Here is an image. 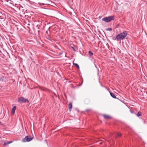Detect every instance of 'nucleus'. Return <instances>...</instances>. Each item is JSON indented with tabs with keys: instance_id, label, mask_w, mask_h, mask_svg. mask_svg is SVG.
<instances>
[{
	"instance_id": "nucleus-16",
	"label": "nucleus",
	"mask_w": 147,
	"mask_h": 147,
	"mask_svg": "<svg viewBox=\"0 0 147 147\" xmlns=\"http://www.w3.org/2000/svg\"><path fill=\"white\" fill-rule=\"evenodd\" d=\"M91 110V109H88L86 110L85 111L86 112H88L90 111Z\"/></svg>"
},
{
	"instance_id": "nucleus-6",
	"label": "nucleus",
	"mask_w": 147,
	"mask_h": 147,
	"mask_svg": "<svg viewBox=\"0 0 147 147\" xmlns=\"http://www.w3.org/2000/svg\"><path fill=\"white\" fill-rule=\"evenodd\" d=\"M16 106H14L13 107V108L11 110V113L13 115L14 114L15 112V111L16 109Z\"/></svg>"
},
{
	"instance_id": "nucleus-10",
	"label": "nucleus",
	"mask_w": 147,
	"mask_h": 147,
	"mask_svg": "<svg viewBox=\"0 0 147 147\" xmlns=\"http://www.w3.org/2000/svg\"><path fill=\"white\" fill-rule=\"evenodd\" d=\"M136 115L138 117H139L140 116H142V113L141 112H140V111H139L138 113L137 114H136Z\"/></svg>"
},
{
	"instance_id": "nucleus-20",
	"label": "nucleus",
	"mask_w": 147,
	"mask_h": 147,
	"mask_svg": "<svg viewBox=\"0 0 147 147\" xmlns=\"http://www.w3.org/2000/svg\"><path fill=\"white\" fill-rule=\"evenodd\" d=\"M47 38L49 39L50 40V38H51L49 36V35H48L47 36Z\"/></svg>"
},
{
	"instance_id": "nucleus-22",
	"label": "nucleus",
	"mask_w": 147,
	"mask_h": 147,
	"mask_svg": "<svg viewBox=\"0 0 147 147\" xmlns=\"http://www.w3.org/2000/svg\"><path fill=\"white\" fill-rule=\"evenodd\" d=\"M9 1H11V0H8L7 1V2H8Z\"/></svg>"
},
{
	"instance_id": "nucleus-19",
	"label": "nucleus",
	"mask_w": 147,
	"mask_h": 147,
	"mask_svg": "<svg viewBox=\"0 0 147 147\" xmlns=\"http://www.w3.org/2000/svg\"><path fill=\"white\" fill-rule=\"evenodd\" d=\"M117 136H121V134L119 133H117Z\"/></svg>"
},
{
	"instance_id": "nucleus-1",
	"label": "nucleus",
	"mask_w": 147,
	"mask_h": 147,
	"mask_svg": "<svg viewBox=\"0 0 147 147\" xmlns=\"http://www.w3.org/2000/svg\"><path fill=\"white\" fill-rule=\"evenodd\" d=\"M127 34V31H124L123 32L117 35L116 37L113 38V39L114 40H116L117 41L121 40H123L126 36Z\"/></svg>"
},
{
	"instance_id": "nucleus-9",
	"label": "nucleus",
	"mask_w": 147,
	"mask_h": 147,
	"mask_svg": "<svg viewBox=\"0 0 147 147\" xmlns=\"http://www.w3.org/2000/svg\"><path fill=\"white\" fill-rule=\"evenodd\" d=\"M110 95H111V96L113 98H116V96L114 94L111 92H110Z\"/></svg>"
},
{
	"instance_id": "nucleus-21",
	"label": "nucleus",
	"mask_w": 147,
	"mask_h": 147,
	"mask_svg": "<svg viewBox=\"0 0 147 147\" xmlns=\"http://www.w3.org/2000/svg\"><path fill=\"white\" fill-rule=\"evenodd\" d=\"M3 15V14L0 12V16H2Z\"/></svg>"
},
{
	"instance_id": "nucleus-7",
	"label": "nucleus",
	"mask_w": 147,
	"mask_h": 147,
	"mask_svg": "<svg viewBox=\"0 0 147 147\" xmlns=\"http://www.w3.org/2000/svg\"><path fill=\"white\" fill-rule=\"evenodd\" d=\"M12 141H7V142L5 141L4 142L3 145L4 146H7L9 144H10L12 142Z\"/></svg>"
},
{
	"instance_id": "nucleus-2",
	"label": "nucleus",
	"mask_w": 147,
	"mask_h": 147,
	"mask_svg": "<svg viewBox=\"0 0 147 147\" xmlns=\"http://www.w3.org/2000/svg\"><path fill=\"white\" fill-rule=\"evenodd\" d=\"M114 16H109L106 17L102 18V21L105 22H109L112 20H114Z\"/></svg>"
},
{
	"instance_id": "nucleus-15",
	"label": "nucleus",
	"mask_w": 147,
	"mask_h": 147,
	"mask_svg": "<svg viewBox=\"0 0 147 147\" xmlns=\"http://www.w3.org/2000/svg\"><path fill=\"white\" fill-rule=\"evenodd\" d=\"M130 111L132 114H134L135 115L136 114V113H135L134 111H133L131 109L130 110Z\"/></svg>"
},
{
	"instance_id": "nucleus-11",
	"label": "nucleus",
	"mask_w": 147,
	"mask_h": 147,
	"mask_svg": "<svg viewBox=\"0 0 147 147\" xmlns=\"http://www.w3.org/2000/svg\"><path fill=\"white\" fill-rule=\"evenodd\" d=\"M5 17V16L4 15H3L2 16H0V19L3 20H5L4 18Z\"/></svg>"
},
{
	"instance_id": "nucleus-24",
	"label": "nucleus",
	"mask_w": 147,
	"mask_h": 147,
	"mask_svg": "<svg viewBox=\"0 0 147 147\" xmlns=\"http://www.w3.org/2000/svg\"><path fill=\"white\" fill-rule=\"evenodd\" d=\"M65 57H67V56H66V55H65Z\"/></svg>"
},
{
	"instance_id": "nucleus-3",
	"label": "nucleus",
	"mask_w": 147,
	"mask_h": 147,
	"mask_svg": "<svg viewBox=\"0 0 147 147\" xmlns=\"http://www.w3.org/2000/svg\"><path fill=\"white\" fill-rule=\"evenodd\" d=\"M18 101L19 102L22 103L26 102L28 103L29 102V101L27 99H26L23 97H21L19 98Z\"/></svg>"
},
{
	"instance_id": "nucleus-23",
	"label": "nucleus",
	"mask_w": 147,
	"mask_h": 147,
	"mask_svg": "<svg viewBox=\"0 0 147 147\" xmlns=\"http://www.w3.org/2000/svg\"><path fill=\"white\" fill-rule=\"evenodd\" d=\"M62 54H63V53H60V55H61Z\"/></svg>"
},
{
	"instance_id": "nucleus-4",
	"label": "nucleus",
	"mask_w": 147,
	"mask_h": 147,
	"mask_svg": "<svg viewBox=\"0 0 147 147\" xmlns=\"http://www.w3.org/2000/svg\"><path fill=\"white\" fill-rule=\"evenodd\" d=\"M33 138H31L30 136H26L25 138H23L22 140V142H29L32 140Z\"/></svg>"
},
{
	"instance_id": "nucleus-14",
	"label": "nucleus",
	"mask_w": 147,
	"mask_h": 147,
	"mask_svg": "<svg viewBox=\"0 0 147 147\" xmlns=\"http://www.w3.org/2000/svg\"><path fill=\"white\" fill-rule=\"evenodd\" d=\"M106 30L107 31H111L112 30V29L111 28H108L106 29Z\"/></svg>"
},
{
	"instance_id": "nucleus-12",
	"label": "nucleus",
	"mask_w": 147,
	"mask_h": 147,
	"mask_svg": "<svg viewBox=\"0 0 147 147\" xmlns=\"http://www.w3.org/2000/svg\"><path fill=\"white\" fill-rule=\"evenodd\" d=\"M88 54L90 56H91L93 55V53L90 51H88Z\"/></svg>"
},
{
	"instance_id": "nucleus-17",
	"label": "nucleus",
	"mask_w": 147,
	"mask_h": 147,
	"mask_svg": "<svg viewBox=\"0 0 147 147\" xmlns=\"http://www.w3.org/2000/svg\"><path fill=\"white\" fill-rule=\"evenodd\" d=\"M72 48V49H73V50L74 51H76V49L74 48V47H71Z\"/></svg>"
},
{
	"instance_id": "nucleus-18",
	"label": "nucleus",
	"mask_w": 147,
	"mask_h": 147,
	"mask_svg": "<svg viewBox=\"0 0 147 147\" xmlns=\"http://www.w3.org/2000/svg\"><path fill=\"white\" fill-rule=\"evenodd\" d=\"M94 65H95V67L96 68H97V70L98 71V72L99 71V69H98V67H97V65H96L94 63Z\"/></svg>"
},
{
	"instance_id": "nucleus-13",
	"label": "nucleus",
	"mask_w": 147,
	"mask_h": 147,
	"mask_svg": "<svg viewBox=\"0 0 147 147\" xmlns=\"http://www.w3.org/2000/svg\"><path fill=\"white\" fill-rule=\"evenodd\" d=\"M73 65H74L76 67H77L79 69V65L76 63H73Z\"/></svg>"
},
{
	"instance_id": "nucleus-5",
	"label": "nucleus",
	"mask_w": 147,
	"mask_h": 147,
	"mask_svg": "<svg viewBox=\"0 0 147 147\" xmlns=\"http://www.w3.org/2000/svg\"><path fill=\"white\" fill-rule=\"evenodd\" d=\"M102 116L104 118L106 119H109L111 118V117L110 116L106 115H102Z\"/></svg>"
},
{
	"instance_id": "nucleus-8",
	"label": "nucleus",
	"mask_w": 147,
	"mask_h": 147,
	"mask_svg": "<svg viewBox=\"0 0 147 147\" xmlns=\"http://www.w3.org/2000/svg\"><path fill=\"white\" fill-rule=\"evenodd\" d=\"M72 107V104L71 102H70L68 104L69 109L70 111L71 110Z\"/></svg>"
}]
</instances>
